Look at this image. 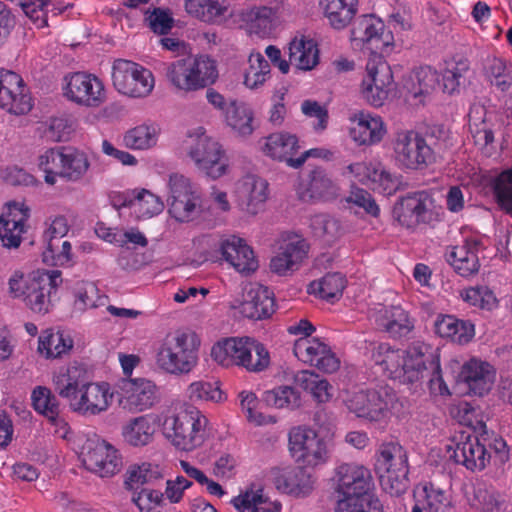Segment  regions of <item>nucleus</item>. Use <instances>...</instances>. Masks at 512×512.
<instances>
[{
    "label": "nucleus",
    "instance_id": "obj_1",
    "mask_svg": "<svg viewBox=\"0 0 512 512\" xmlns=\"http://www.w3.org/2000/svg\"><path fill=\"white\" fill-rule=\"evenodd\" d=\"M52 381L58 395L68 401L72 411L82 416L99 415L113 403L111 385L105 381H87L85 372L76 365L60 368Z\"/></svg>",
    "mask_w": 512,
    "mask_h": 512
},
{
    "label": "nucleus",
    "instance_id": "obj_2",
    "mask_svg": "<svg viewBox=\"0 0 512 512\" xmlns=\"http://www.w3.org/2000/svg\"><path fill=\"white\" fill-rule=\"evenodd\" d=\"M62 283L58 270H36L29 274L14 271L7 281L11 298L20 300L32 312L44 315L52 308V293Z\"/></svg>",
    "mask_w": 512,
    "mask_h": 512
},
{
    "label": "nucleus",
    "instance_id": "obj_3",
    "mask_svg": "<svg viewBox=\"0 0 512 512\" xmlns=\"http://www.w3.org/2000/svg\"><path fill=\"white\" fill-rule=\"evenodd\" d=\"M167 441L185 448L201 444L208 424L206 416L196 407L183 402H172L159 416Z\"/></svg>",
    "mask_w": 512,
    "mask_h": 512
},
{
    "label": "nucleus",
    "instance_id": "obj_4",
    "mask_svg": "<svg viewBox=\"0 0 512 512\" xmlns=\"http://www.w3.org/2000/svg\"><path fill=\"white\" fill-rule=\"evenodd\" d=\"M199 346L200 340L193 332H169L155 344V364L170 375L188 374L198 364Z\"/></svg>",
    "mask_w": 512,
    "mask_h": 512
},
{
    "label": "nucleus",
    "instance_id": "obj_5",
    "mask_svg": "<svg viewBox=\"0 0 512 512\" xmlns=\"http://www.w3.org/2000/svg\"><path fill=\"white\" fill-rule=\"evenodd\" d=\"M182 148L196 169L207 178L218 180L230 174L231 166L225 148L203 127L188 131Z\"/></svg>",
    "mask_w": 512,
    "mask_h": 512
},
{
    "label": "nucleus",
    "instance_id": "obj_6",
    "mask_svg": "<svg viewBox=\"0 0 512 512\" xmlns=\"http://www.w3.org/2000/svg\"><path fill=\"white\" fill-rule=\"evenodd\" d=\"M165 77L179 93L196 92L216 82L217 63L208 55L177 59L166 65Z\"/></svg>",
    "mask_w": 512,
    "mask_h": 512
},
{
    "label": "nucleus",
    "instance_id": "obj_7",
    "mask_svg": "<svg viewBox=\"0 0 512 512\" xmlns=\"http://www.w3.org/2000/svg\"><path fill=\"white\" fill-rule=\"evenodd\" d=\"M403 354L401 383H418L424 378L427 370L431 368L430 393L435 396H443L448 393L440 368L439 355L433 354L428 344L422 341H414L403 350Z\"/></svg>",
    "mask_w": 512,
    "mask_h": 512
},
{
    "label": "nucleus",
    "instance_id": "obj_8",
    "mask_svg": "<svg viewBox=\"0 0 512 512\" xmlns=\"http://www.w3.org/2000/svg\"><path fill=\"white\" fill-rule=\"evenodd\" d=\"M448 193L442 190L419 192L402 198L393 208V217L406 228H414L420 223H431L445 214Z\"/></svg>",
    "mask_w": 512,
    "mask_h": 512
},
{
    "label": "nucleus",
    "instance_id": "obj_9",
    "mask_svg": "<svg viewBox=\"0 0 512 512\" xmlns=\"http://www.w3.org/2000/svg\"><path fill=\"white\" fill-rule=\"evenodd\" d=\"M394 390L385 384L349 391L344 403L357 417L370 421L387 418L396 403Z\"/></svg>",
    "mask_w": 512,
    "mask_h": 512
},
{
    "label": "nucleus",
    "instance_id": "obj_10",
    "mask_svg": "<svg viewBox=\"0 0 512 512\" xmlns=\"http://www.w3.org/2000/svg\"><path fill=\"white\" fill-rule=\"evenodd\" d=\"M168 212L179 222L197 218L202 209V195L197 184L183 174L173 173L167 181Z\"/></svg>",
    "mask_w": 512,
    "mask_h": 512
},
{
    "label": "nucleus",
    "instance_id": "obj_11",
    "mask_svg": "<svg viewBox=\"0 0 512 512\" xmlns=\"http://www.w3.org/2000/svg\"><path fill=\"white\" fill-rule=\"evenodd\" d=\"M395 164L402 170L420 171L434 160L432 148L415 130H400L392 141Z\"/></svg>",
    "mask_w": 512,
    "mask_h": 512
},
{
    "label": "nucleus",
    "instance_id": "obj_12",
    "mask_svg": "<svg viewBox=\"0 0 512 512\" xmlns=\"http://www.w3.org/2000/svg\"><path fill=\"white\" fill-rule=\"evenodd\" d=\"M112 82L117 92L130 98H145L155 87L154 75L149 69L125 59L113 62Z\"/></svg>",
    "mask_w": 512,
    "mask_h": 512
},
{
    "label": "nucleus",
    "instance_id": "obj_13",
    "mask_svg": "<svg viewBox=\"0 0 512 512\" xmlns=\"http://www.w3.org/2000/svg\"><path fill=\"white\" fill-rule=\"evenodd\" d=\"M393 74L387 61L378 54H371L366 73L360 84V94L367 104L380 108L389 97Z\"/></svg>",
    "mask_w": 512,
    "mask_h": 512
},
{
    "label": "nucleus",
    "instance_id": "obj_14",
    "mask_svg": "<svg viewBox=\"0 0 512 512\" xmlns=\"http://www.w3.org/2000/svg\"><path fill=\"white\" fill-rule=\"evenodd\" d=\"M62 91L69 101L87 108H98L107 99L103 81L96 75L86 72L66 75L63 78Z\"/></svg>",
    "mask_w": 512,
    "mask_h": 512
},
{
    "label": "nucleus",
    "instance_id": "obj_15",
    "mask_svg": "<svg viewBox=\"0 0 512 512\" xmlns=\"http://www.w3.org/2000/svg\"><path fill=\"white\" fill-rule=\"evenodd\" d=\"M375 467L386 493L399 497L408 490V457L404 450H382Z\"/></svg>",
    "mask_w": 512,
    "mask_h": 512
},
{
    "label": "nucleus",
    "instance_id": "obj_16",
    "mask_svg": "<svg viewBox=\"0 0 512 512\" xmlns=\"http://www.w3.org/2000/svg\"><path fill=\"white\" fill-rule=\"evenodd\" d=\"M350 39L355 45L366 47L371 54L382 57L390 54L394 47L392 32L386 30L384 22L372 14L362 15L357 19L351 30Z\"/></svg>",
    "mask_w": 512,
    "mask_h": 512
},
{
    "label": "nucleus",
    "instance_id": "obj_17",
    "mask_svg": "<svg viewBox=\"0 0 512 512\" xmlns=\"http://www.w3.org/2000/svg\"><path fill=\"white\" fill-rule=\"evenodd\" d=\"M347 174L351 175L355 181L385 195L395 193L401 184L400 177L397 174L392 173L376 160L349 164L344 175Z\"/></svg>",
    "mask_w": 512,
    "mask_h": 512
},
{
    "label": "nucleus",
    "instance_id": "obj_18",
    "mask_svg": "<svg viewBox=\"0 0 512 512\" xmlns=\"http://www.w3.org/2000/svg\"><path fill=\"white\" fill-rule=\"evenodd\" d=\"M159 401L157 385L146 378H126L119 385V404L129 413L150 410Z\"/></svg>",
    "mask_w": 512,
    "mask_h": 512
},
{
    "label": "nucleus",
    "instance_id": "obj_19",
    "mask_svg": "<svg viewBox=\"0 0 512 512\" xmlns=\"http://www.w3.org/2000/svg\"><path fill=\"white\" fill-rule=\"evenodd\" d=\"M495 380V368L490 363L473 357L462 365L455 389L463 394L484 396L491 391Z\"/></svg>",
    "mask_w": 512,
    "mask_h": 512
},
{
    "label": "nucleus",
    "instance_id": "obj_20",
    "mask_svg": "<svg viewBox=\"0 0 512 512\" xmlns=\"http://www.w3.org/2000/svg\"><path fill=\"white\" fill-rule=\"evenodd\" d=\"M298 360L324 373H334L340 368V359L327 341L318 337H299L293 346Z\"/></svg>",
    "mask_w": 512,
    "mask_h": 512
},
{
    "label": "nucleus",
    "instance_id": "obj_21",
    "mask_svg": "<svg viewBox=\"0 0 512 512\" xmlns=\"http://www.w3.org/2000/svg\"><path fill=\"white\" fill-rule=\"evenodd\" d=\"M235 194L240 210L256 216L265 210L270 196L269 183L257 174L248 173L236 182Z\"/></svg>",
    "mask_w": 512,
    "mask_h": 512
},
{
    "label": "nucleus",
    "instance_id": "obj_22",
    "mask_svg": "<svg viewBox=\"0 0 512 512\" xmlns=\"http://www.w3.org/2000/svg\"><path fill=\"white\" fill-rule=\"evenodd\" d=\"M349 136L358 146H374L379 144L387 134L384 119L368 110H355L349 117Z\"/></svg>",
    "mask_w": 512,
    "mask_h": 512
},
{
    "label": "nucleus",
    "instance_id": "obj_23",
    "mask_svg": "<svg viewBox=\"0 0 512 512\" xmlns=\"http://www.w3.org/2000/svg\"><path fill=\"white\" fill-rule=\"evenodd\" d=\"M338 499L358 501L371 489L373 482L370 471L364 466L342 464L337 468Z\"/></svg>",
    "mask_w": 512,
    "mask_h": 512
},
{
    "label": "nucleus",
    "instance_id": "obj_24",
    "mask_svg": "<svg viewBox=\"0 0 512 512\" xmlns=\"http://www.w3.org/2000/svg\"><path fill=\"white\" fill-rule=\"evenodd\" d=\"M308 253L309 244L302 236L288 235L271 258L270 269L281 276L291 274L301 267Z\"/></svg>",
    "mask_w": 512,
    "mask_h": 512
},
{
    "label": "nucleus",
    "instance_id": "obj_25",
    "mask_svg": "<svg viewBox=\"0 0 512 512\" xmlns=\"http://www.w3.org/2000/svg\"><path fill=\"white\" fill-rule=\"evenodd\" d=\"M0 107L22 115L32 108L31 98L25 92L23 79L17 73L0 68Z\"/></svg>",
    "mask_w": 512,
    "mask_h": 512
},
{
    "label": "nucleus",
    "instance_id": "obj_26",
    "mask_svg": "<svg viewBox=\"0 0 512 512\" xmlns=\"http://www.w3.org/2000/svg\"><path fill=\"white\" fill-rule=\"evenodd\" d=\"M218 252L222 260L241 274L248 275L258 268V260L247 242L236 236L229 235L220 239Z\"/></svg>",
    "mask_w": 512,
    "mask_h": 512
},
{
    "label": "nucleus",
    "instance_id": "obj_27",
    "mask_svg": "<svg viewBox=\"0 0 512 512\" xmlns=\"http://www.w3.org/2000/svg\"><path fill=\"white\" fill-rule=\"evenodd\" d=\"M404 87L409 95L422 103L428 96L445 93L446 76L429 66L420 67L409 74Z\"/></svg>",
    "mask_w": 512,
    "mask_h": 512
},
{
    "label": "nucleus",
    "instance_id": "obj_28",
    "mask_svg": "<svg viewBox=\"0 0 512 512\" xmlns=\"http://www.w3.org/2000/svg\"><path fill=\"white\" fill-rule=\"evenodd\" d=\"M233 366L249 372H261L270 364V356L263 344L251 338H232Z\"/></svg>",
    "mask_w": 512,
    "mask_h": 512
},
{
    "label": "nucleus",
    "instance_id": "obj_29",
    "mask_svg": "<svg viewBox=\"0 0 512 512\" xmlns=\"http://www.w3.org/2000/svg\"><path fill=\"white\" fill-rule=\"evenodd\" d=\"M186 14L207 25H222L233 15L230 0H183Z\"/></svg>",
    "mask_w": 512,
    "mask_h": 512
},
{
    "label": "nucleus",
    "instance_id": "obj_30",
    "mask_svg": "<svg viewBox=\"0 0 512 512\" xmlns=\"http://www.w3.org/2000/svg\"><path fill=\"white\" fill-rule=\"evenodd\" d=\"M239 310L249 319L261 320L270 317L275 310L272 293L267 287L257 283L247 285L244 288Z\"/></svg>",
    "mask_w": 512,
    "mask_h": 512
},
{
    "label": "nucleus",
    "instance_id": "obj_31",
    "mask_svg": "<svg viewBox=\"0 0 512 512\" xmlns=\"http://www.w3.org/2000/svg\"><path fill=\"white\" fill-rule=\"evenodd\" d=\"M29 209L24 204L14 203L0 215V243L6 248H17L25 232Z\"/></svg>",
    "mask_w": 512,
    "mask_h": 512
},
{
    "label": "nucleus",
    "instance_id": "obj_32",
    "mask_svg": "<svg viewBox=\"0 0 512 512\" xmlns=\"http://www.w3.org/2000/svg\"><path fill=\"white\" fill-rule=\"evenodd\" d=\"M273 474L276 488L291 496L307 497L314 489L315 481L312 475L301 467L276 468Z\"/></svg>",
    "mask_w": 512,
    "mask_h": 512
},
{
    "label": "nucleus",
    "instance_id": "obj_33",
    "mask_svg": "<svg viewBox=\"0 0 512 512\" xmlns=\"http://www.w3.org/2000/svg\"><path fill=\"white\" fill-rule=\"evenodd\" d=\"M379 328L393 338L408 335L414 329V321L409 314L398 305H380L372 314Z\"/></svg>",
    "mask_w": 512,
    "mask_h": 512
},
{
    "label": "nucleus",
    "instance_id": "obj_34",
    "mask_svg": "<svg viewBox=\"0 0 512 512\" xmlns=\"http://www.w3.org/2000/svg\"><path fill=\"white\" fill-rule=\"evenodd\" d=\"M155 421L153 414H143L127 420L121 428L124 442L133 447L152 444L156 434Z\"/></svg>",
    "mask_w": 512,
    "mask_h": 512
},
{
    "label": "nucleus",
    "instance_id": "obj_35",
    "mask_svg": "<svg viewBox=\"0 0 512 512\" xmlns=\"http://www.w3.org/2000/svg\"><path fill=\"white\" fill-rule=\"evenodd\" d=\"M118 450H81L79 459L84 467L101 477H111L122 468Z\"/></svg>",
    "mask_w": 512,
    "mask_h": 512
},
{
    "label": "nucleus",
    "instance_id": "obj_36",
    "mask_svg": "<svg viewBox=\"0 0 512 512\" xmlns=\"http://www.w3.org/2000/svg\"><path fill=\"white\" fill-rule=\"evenodd\" d=\"M288 63L300 71H311L319 63L317 43L305 36H296L288 44Z\"/></svg>",
    "mask_w": 512,
    "mask_h": 512
},
{
    "label": "nucleus",
    "instance_id": "obj_37",
    "mask_svg": "<svg viewBox=\"0 0 512 512\" xmlns=\"http://www.w3.org/2000/svg\"><path fill=\"white\" fill-rule=\"evenodd\" d=\"M261 151L269 158L277 161H284L290 166V160L300 148L296 135L289 132H275L265 137L261 142Z\"/></svg>",
    "mask_w": 512,
    "mask_h": 512
},
{
    "label": "nucleus",
    "instance_id": "obj_38",
    "mask_svg": "<svg viewBox=\"0 0 512 512\" xmlns=\"http://www.w3.org/2000/svg\"><path fill=\"white\" fill-rule=\"evenodd\" d=\"M123 206H128L137 219H148L160 214L164 204L160 197L146 189H133L122 196Z\"/></svg>",
    "mask_w": 512,
    "mask_h": 512
},
{
    "label": "nucleus",
    "instance_id": "obj_39",
    "mask_svg": "<svg viewBox=\"0 0 512 512\" xmlns=\"http://www.w3.org/2000/svg\"><path fill=\"white\" fill-rule=\"evenodd\" d=\"M90 166L86 152L75 147H62L59 178L68 182H79L86 176Z\"/></svg>",
    "mask_w": 512,
    "mask_h": 512
},
{
    "label": "nucleus",
    "instance_id": "obj_40",
    "mask_svg": "<svg viewBox=\"0 0 512 512\" xmlns=\"http://www.w3.org/2000/svg\"><path fill=\"white\" fill-rule=\"evenodd\" d=\"M161 129L154 123L134 126L122 135V144L133 151H148L158 144Z\"/></svg>",
    "mask_w": 512,
    "mask_h": 512
},
{
    "label": "nucleus",
    "instance_id": "obj_41",
    "mask_svg": "<svg viewBox=\"0 0 512 512\" xmlns=\"http://www.w3.org/2000/svg\"><path fill=\"white\" fill-rule=\"evenodd\" d=\"M320 6L330 26L346 28L358 12V0H320Z\"/></svg>",
    "mask_w": 512,
    "mask_h": 512
},
{
    "label": "nucleus",
    "instance_id": "obj_42",
    "mask_svg": "<svg viewBox=\"0 0 512 512\" xmlns=\"http://www.w3.org/2000/svg\"><path fill=\"white\" fill-rule=\"evenodd\" d=\"M403 350L394 348L389 343L375 345L371 352V358L376 366L389 378L401 382Z\"/></svg>",
    "mask_w": 512,
    "mask_h": 512
},
{
    "label": "nucleus",
    "instance_id": "obj_43",
    "mask_svg": "<svg viewBox=\"0 0 512 512\" xmlns=\"http://www.w3.org/2000/svg\"><path fill=\"white\" fill-rule=\"evenodd\" d=\"M271 76V67L264 55L256 51L251 52L243 69L244 87L250 91H260Z\"/></svg>",
    "mask_w": 512,
    "mask_h": 512
},
{
    "label": "nucleus",
    "instance_id": "obj_44",
    "mask_svg": "<svg viewBox=\"0 0 512 512\" xmlns=\"http://www.w3.org/2000/svg\"><path fill=\"white\" fill-rule=\"evenodd\" d=\"M73 347V340L60 331L46 330L38 340V352L47 359L62 357Z\"/></svg>",
    "mask_w": 512,
    "mask_h": 512
},
{
    "label": "nucleus",
    "instance_id": "obj_45",
    "mask_svg": "<svg viewBox=\"0 0 512 512\" xmlns=\"http://www.w3.org/2000/svg\"><path fill=\"white\" fill-rule=\"evenodd\" d=\"M296 383L318 403H326L333 397V386L312 371H301L295 377Z\"/></svg>",
    "mask_w": 512,
    "mask_h": 512
},
{
    "label": "nucleus",
    "instance_id": "obj_46",
    "mask_svg": "<svg viewBox=\"0 0 512 512\" xmlns=\"http://www.w3.org/2000/svg\"><path fill=\"white\" fill-rule=\"evenodd\" d=\"M307 196L315 201H331L338 197L339 186L322 170H314L306 189Z\"/></svg>",
    "mask_w": 512,
    "mask_h": 512
},
{
    "label": "nucleus",
    "instance_id": "obj_47",
    "mask_svg": "<svg viewBox=\"0 0 512 512\" xmlns=\"http://www.w3.org/2000/svg\"><path fill=\"white\" fill-rule=\"evenodd\" d=\"M310 226L314 235L328 244L334 243L347 232L340 219L327 214L313 216Z\"/></svg>",
    "mask_w": 512,
    "mask_h": 512
},
{
    "label": "nucleus",
    "instance_id": "obj_48",
    "mask_svg": "<svg viewBox=\"0 0 512 512\" xmlns=\"http://www.w3.org/2000/svg\"><path fill=\"white\" fill-rule=\"evenodd\" d=\"M262 400L267 406L276 409L294 410L301 405L300 393L289 385H281L265 391Z\"/></svg>",
    "mask_w": 512,
    "mask_h": 512
},
{
    "label": "nucleus",
    "instance_id": "obj_49",
    "mask_svg": "<svg viewBox=\"0 0 512 512\" xmlns=\"http://www.w3.org/2000/svg\"><path fill=\"white\" fill-rule=\"evenodd\" d=\"M238 399L242 412L247 421L255 426L276 424L278 419L271 414H264L258 410L259 400L257 395L249 390L239 392Z\"/></svg>",
    "mask_w": 512,
    "mask_h": 512
},
{
    "label": "nucleus",
    "instance_id": "obj_50",
    "mask_svg": "<svg viewBox=\"0 0 512 512\" xmlns=\"http://www.w3.org/2000/svg\"><path fill=\"white\" fill-rule=\"evenodd\" d=\"M346 280L340 273H328L317 281L310 283L308 291L325 300L337 299L342 295Z\"/></svg>",
    "mask_w": 512,
    "mask_h": 512
},
{
    "label": "nucleus",
    "instance_id": "obj_51",
    "mask_svg": "<svg viewBox=\"0 0 512 512\" xmlns=\"http://www.w3.org/2000/svg\"><path fill=\"white\" fill-rule=\"evenodd\" d=\"M39 131L46 140L62 142L70 139L75 130L74 121L67 116L52 117L41 123Z\"/></svg>",
    "mask_w": 512,
    "mask_h": 512
},
{
    "label": "nucleus",
    "instance_id": "obj_52",
    "mask_svg": "<svg viewBox=\"0 0 512 512\" xmlns=\"http://www.w3.org/2000/svg\"><path fill=\"white\" fill-rule=\"evenodd\" d=\"M227 124L239 135L247 136L253 132L251 109L245 104L230 103L225 111Z\"/></svg>",
    "mask_w": 512,
    "mask_h": 512
},
{
    "label": "nucleus",
    "instance_id": "obj_53",
    "mask_svg": "<svg viewBox=\"0 0 512 512\" xmlns=\"http://www.w3.org/2000/svg\"><path fill=\"white\" fill-rule=\"evenodd\" d=\"M74 306L79 311L97 308L104 305L106 297L100 294V291L93 282H79L73 289Z\"/></svg>",
    "mask_w": 512,
    "mask_h": 512
},
{
    "label": "nucleus",
    "instance_id": "obj_54",
    "mask_svg": "<svg viewBox=\"0 0 512 512\" xmlns=\"http://www.w3.org/2000/svg\"><path fill=\"white\" fill-rule=\"evenodd\" d=\"M185 395L191 402L220 403L226 399L225 393L220 389L217 382L203 380L190 383Z\"/></svg>",
    "mask_w": 512,
    "mask_h": 512
},
{
    "label": "nucleus",
    "instance_id": "obj_55",
    "mask_svg": "<svg viewBox=\"0 0 512 512\" xmlns=\"http://www.w3.org/2000/svg\"><path fill=\"white\" fill-rule=\"evenodd\" d=\"M498 206L512 217V167L500 172L493 181Z\"/></svg>",
    "mask_w": 512,
    "mask_h": 512
},
{
    "label": "nucleus",
    "instance_id": "obj_56",
    "mask_svg": "<svg viewBox=\"0 0 512 512\" xmlns=\"http://www.w3.org/2000/svg\"><path fill=\"white\" fill-rule=\"evenodd\" d=\"M274 12L269 7H254L245 14L251 33L260 37L269 35L273 28Z\"/></svg>",
    "mask_w": 512,
    "mask_h": 512
},
{
    "label": "nucleus",
    "instance_id": "obj_57",
    "mask_svg": "<svg viewBox=\"0 0 512 512\" xmlns=\"http://www.w3.org/2000/svg\"><path fill=\"white\" fill-rule=\"evenodd\" d=\"M461 299L483 310L491 311L498 307V299L494 292L486 286L469 287L460 291Z\"/></svg>",
    "mask_w": 512,
    "mask_h": 512
},
{
    "label": "nucleus",
    "instance_id": "obj_58",
    "mask_svg": "<svg viewBox=\"0 0 512 512\" xmlns=\"http://www.w3.org/2000/svg\"><path fill=\"white\" fill-rule=\"evenodd\" d=\"M62 160V147L60 148H49L42 152L37 158V167L42 171L44 180L49 185L57 183L60 174Z\"/></svg>",
    "mask_w": 512,
    "mask_h": 512
},
{
    "label": "nucleus",
    "instance_id": "obj_59",
    "mask_svg": "<svg viewBox=\"0 0 512 512\" xmlns=\"http://www.w3.org/2000/svg\"><path fill=\"white\" fill-rule=\"evenodd\" d=\"M231 504L238 512H279L276 505L266 504L261 490L246 491L244 494L234 497Z\"/></svg>",
    "mask_w": 512,
    "mask_h": 512
},
{
    "label": "nucleus",
    "instance_id": "obj_60",
    "mask_svg": "<svg viewBox=\"0 0 512 512\" xmlns=\"http://www.w3.org/2000/svg\"><path fill=\"white\" fill-rule=\"evenodd\" d=\"M288 442L290 448H320L326 446V443L319 437L317 432L307 425L291 427L288 431Z\"/></svg>",
    "mask_w": 512,
    "mask_h": 512
},
{
    "label": "nucleus",
    "instance_id": "obj_61",
    "mask_svg": "<svg viewBox=\"0 0 512 512\" xmlns=\"http://www.w3.org/2000/svg\"><path fill=\"white\" fill-rule=\"evenodd\" d=\"M31 398L34 409L48 420L55 419L59 415L58 400L47 387H36Z\"/></svg>",
    "mask_w": 512,
    "mask_h": 512
},
{
    "label": "nucleus",
    "instance_id": "obj_62",
    "mask_svg": "<svg viewBox=\"0 0 512 512\" xmlns=\"http://www.w3.org/2000/svg\"><path fill=\"white\" fill-rule=\"evenodd\" d=\"M453 458L456 463H461L469 470L480 471L490 461L491 453L489 450H453Z\"/></svg>",
    "mask_w": 512,
    "mask_h": 512
},
{
    "label": "nucleus",
    "instance_id": "obj_63",
    "mask_svg": "<svg viewBox=\"0 0 512 512\" xmlns=\"http://www.w3.org/2000/svg\"><path fill=\"white\" fill-rule=\"evenodd\" d=\"M345 202L350 206H357L370 216L377 217L380 213L379 206L376 204L372 195L359 187H352L350 194L345 198Z\"/></svg>",
    "mask_w": 512,
    "mask_h": 512
},
{
    "label": "nucleus",
    "instance_id": "obj_64",
    "mask_svg": "<svg viewBox=\"0 0 512 512\" xmlns=\"http://www.w3.org/2000/svg\"><path fill=\"white\" fill-rule=\"evenodd\" d=\"M301 111L308 118H314L313 129L316 132H322L328 125V111L319 102L314 100H305L301 103Z\"/></svg>",
    "mask_w": 512,
    "mask_h": 512
}]
</instances>
